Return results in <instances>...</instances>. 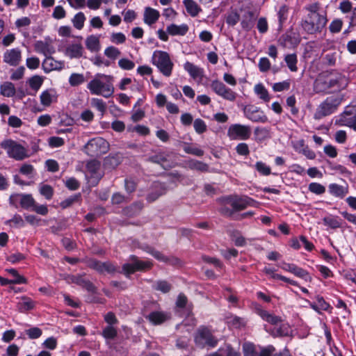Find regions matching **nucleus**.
<instances>
[{"label": "nucleus", "mask_w": 356, "mask_h": 356, "mask_svg": "<svg viewBox=\"0 0 356 356\" xmlns=\"http://www.w3.org/2000/svg\"><path fill=\"white\" fill-rule=\"evenodd\" d=\"M330 75L331 76H325L321 74L316 79L314 83V90L316 93H328L332 88L340 90L348 85V79L343 74L330 72Z\"/></svg>", "instance_id": "obj_1"}, {"label": "nucleus", "mask_w": 356, "mask_h": 356, "mask_svg": "<svg viewBox=\"0 0 356 356\" xmlns=\"http://www.w3.org/2000/svg\"><path fill=\"white\" fill-rule=\"evenodd\" d=\"M97 76L104 78L107 79V81L104 83L97 78L92 79L88 83L87 86L90 92L93 95H102L106 98L111 97L114 92V88L111 82L112 76L103 74H97Z\"/></svg>", "instance_id": "obj_2"}, {"label": "nucleus", "mask_w": 356, "mask_h": 356, "mask_svg": "<svg viewBox=\"0 0 356 356\" xmlns=\"http://www.w3.org/2000/svg\"><path fill=\"white\" fill-rule=\"evenodd\" d=\"M194 341L198 348L210 349L216 347L219 340L211 328L201 325L195 332Z\"/></svg>", "instance_id": "obj_3"}, {"label": "nucleus", "mask_w": 356, "mask_h": 356, "mask_svg": "<svg viewBox=\"0 0 356 356\" xmlns=\"http://www.w3.org/2000/svg\"><path fill=\"white\" fill-rule=\"evenodd\" d=\"M326 23L327 19L324 15L314 14L313 15H307L302 20L301 26L307 33L314 34L321 32Z\"/></svg>", "instance_id": "obj_4"}, {"label": "nucleus", "mask_w": 356, "mask_h": 356, "mask_svg": "<svg viewBox=\"0 0 356 356\" xmlns=\"http://www.w3.org/2000/svg\"><path fill=\"white\" fill-rule=\"evenodd\" d=\"M109 149L108 143L101 137L90 139L83 147V151L91 157H98L106 154Z\"/></svg>", "instance_id": "obj_5"}, {"label": "nucleus", "mask_w": 356, "mask_h": 356, "mask_svg": "<svg viewBox=\"0 0 356 356\" xmlns=\"http://www.w3.org/2000/svg\"><path fill=\"white\" fill-rule=\"evenodd\" d=\"M152 63L158 67L164 76H170L171 75L173 63L167 52L155 51L152 56Z\"/></svg>", "instance_id": "obj_6"}, {"label": "nucleus", "mask_w": 356, "mask_h": 356, "mask_svg": "<svg viewBox=\"0 0 356 356\" xmlns=\"http://www.w3.org/2000/svg\"><path fill=\"white\" fill-rule=\"evenodd\" d=\"M1 147L7 151L9 157L22 161L29 156L26 149L13 140H6L1 143Z\"/></svg>", "instance_id": "obj_7"}, {"label": "nucleus", "mask_w": 356, "mask_h": 356, "mask_svg": "<svg viewBox=\"0 0 356 356\" xmlns=\"http://www.w3.org/2000/svg\"><path fill=\"white\" fill-rule=\"evenodd\" d=\"M341 99L334 96H330L322 102L317 108L314 114L315 119H321L325 116L329 115L334 112L337 107L340 104Z\"/></svg>", "instance_id": "obj_8"}, {"label": "nucleus", "mask_w": 356, "mask_h": 356, "mask_svg": "<svg viewBox=\"0 0 356 356\" xmlns=\"http://www.w3.org/2000/svg\"><path fill=\"white\" fill-rule=\"evenodd\" d=\"M131 263H127L122 266V273L127 277H129L130 275L136 271H142L151 268L152 264L150 261H143L138 259L135 255L130 256Z\"/></svg>", "instance_id": "obj_9"}, {"label": "nucleus", "mask_w": 356, "mask_h": 356, "mask_svg": "<svg viewBox=\"0 0 356 356\" xmlns=\"http://www.w3.org/2000/svg\"><path fill=\"white\" fill-rule=\"evenodd\" d=\"M224 204H229L234 211H239L246 209L248 206L252 205L254 200L247 196L239 197L237 195H229L222 198Z\"/></svg>", "instance_id": "obj_10"}, {"label": "nucleus", "mask_w": 356, "mask_h": 356, "mask_svg": "<svg viewBox=\"0 0 356 356\" xmlns=\"http://www.w3.org/2000/svg\"><path fill=\"white\" fill-rule=\"evenodd\" d=\"M251 136L250 126L241 124H234L229 126L227 130V136L231 140H247Z\"/></svg>", "instance_id": "obj_11"}, {"label": "nucleus", "mask_w": 356, "mask_h": 356, "mask_svg": "<svg viewBox=\"0 0 356 356\" xmlns=\"http://www.w3.org/2000/svg\"><path fill=\"white\" fill-rule=\"evenodd\" d=\"M211 88L218 95L226 100L234 102L236 98V93L220 81H213L211 83Z\"/></svg>", "instance_id": "obj_12"}, {"label": "nucleus", "mask_w": 356, "mask_h": 356, "mask_svg": "<svg viewBox=\"0 0 356 356\" xmlns=\"http://www.w3.org/2000/svg\"><path fill=\"white\" fill-rule=\"evenodd\" d=\"M211 88L218 95L226 100L234 102L236 98V93L220 81H213L211 83Z\"/></svg>", "instance_id": "obj_13"}, {"label": "nucleus", "mask_w": 356, "mask_h": 356, "mask_svg": "<svg viewBox=\"0 0 356 356\" xmlns=\"http://www.w3.org/2000/svg\"><path fill=\"white\" fill-rule=\"evenodd\" d=\"M168 188L165 183L154 181L152 184L149 192L146 196V200L151 203L156 201L159 197L165 195Z\"/></svg>", "instance_id": "obj_14"}, {"label": "nucleus", "mask_w": 356, "mask_h": 356, "mask_svg": "<svg viewBox=\"0 0 356 356\" xmlns=\"http://www.w3.org/2000/svg\"><path fill=\"white\" fill-rule=\"evenodd\" d=\"M142 249L152 254L155 259L160 261H163L172 266L181 265V261L179 259L175 257H168L163 254L161 252L156 250V249L149 245H146L144 247H143Z\"/></svg>", "instance_id": "obj_15"}, {"label": "nucleus", "mask_w": 356, "mask_h": 356, "mask_svg": "<svg viewBox=\"0 0 356 356\" xmlns=\"http://www.w3.org/2000/svg\"><path fill=\"white\" fill-rule=\"evenodd\" d=\"M67 281L86 289L88 292L97 293V288L95 285L90 280H86L81 275H70Z\"/></svg>", "instance_id": "obj_16"}, {"label": "nucleus", "mask_w": 356, "mask_h": 356, "mask_svg": "<svg viewBox=\"0 0 356 356\" xmlns=\"http://www.w3.org/2000/svg\"><path fill=\"white\" fill-rule=\"evenodd\" d=\"M21 51L18 48L6 50L3 54V62L10 66H17L21 61Z\"/></svg>", "instance_id": "obj_17"}, {"label": "nucleus", "mask_w": 356, "mask_h": 356, "mask_svg": "<svg viewBox=\"0 0 356 356\" xmlns=\"http://www.w3.org/2000/svg\"><path fill=\"white\" fill-rule=\"evenodd\" d=\"M144 207L143 202L141 201H136L131 204L125 207L121 211L123 216L132 218L138 216Z\"/></svg>", "instance_id": "obj_18"}, {"label": "nucleus", "mask_w": 356, "mask_h": 356, "mask_svg": "<svg viewBox=\"0 0 356 356\" xmlns=\"http://www.w3.org/2000/svg\"><path fill=\"white\" fill-rule=\"evenodd\" d=\"M257 17V15L255 12L252 10L245 11L241 22L242 28L246 31H250L254 26Z\"/></svg>", "instance_id": "obj_19"}, {"label": "nucleus", "mask_w": 356, "mask_h": 356, "mask_svg": "<svg viewBox=\"0 0 356 356\" xmlns=\"http://www.w3.org/2000/svg\"><path fill=\"white\" fill-rule=\"evenodd\" d=\"M146 318L154 325H161L170 318V314L163 312H152Z\"/></svg>", "instance_id": "obj_20"}, {"label": "nucleus", "mask_w": 356, "mask_h": 356, "mask_svg": "<svg viewBox=\"0 0 356 356\" xmlns=\"http://www.w3.org/2000/svg\"><path fill=\"white\" fill-rule=\"evenodd\" d=\"M245 115L250 120L254 122L265 123L268 121L267 116L264 115L263 111L259 109H245Z\"/></svg>", "instance_id": "obj_21"}, {"label": "nucleus", "mask_w": 356, "mask_h": 356, "mask_svg": "<svg viewBox=\"0 0 356 356\" xmlns=\"http://www.w3.org/2000/svg\"><path fill=\"white\" fill-rule=\"evenodd\" d=\"M86 169L90 173L92 179H95L99 181L102 177V174L99 172L100 162L97 160H91L86 164Z\"/></svg>", "instance_id": "obj_22"}, {"label": "nucleus", "mask_w": 356, "mask_h": 356, "mask_svg": "<svg viewBox=\"0 0 356 356\" xmlns=\"http://www.w3.org/2000/svg\"><path fill=\"white\" fill-rule=\"evenodd\" d=\"M160 17V13L157 10L147 7L144 11V22L149 26H152L157 22Z\"/></svg>", "instance_id": "obj_23"}, {"label": "nucleus", "mask_w": 356, "mask_h": 356, "mask_svg": "<svg viewBox=\"0 0 356 356\" xmlns=\"http://www.w3.org/2000/svg\"><path fill=\"white\" fill-rule=\"evenodd\" d=\"M166 31L171 35H185L188 31V26L185 24L179 26L172 24L167 26Z\"/></svg>", "instance_id": "obj_24"}, {"label": "nucleus", "mask_w": 356, "mask_h": 356, "mask_svg": "<svg viewBox=\"0 0 356 356\" xmlns=\"http://www.w3.org/2000/svg\"><path fill=\"white\" fill-rule=\"evenodd\" d=\"M329 192L334 196L339 198H343L348 193V187H345L337 184H331L329 185Z\"/></svg>", "instance_id": "obj_25"}, {"label": "nucleus", "mask_w": 356, "mask_h": 356, "mask_svg": "<svg viewBox=\"0 0 356 356\" xmlns=\"http://www.w3.org/2000/svg\"><path fill=\"white\" fill-rule=\"evenodd\" d=\"M184 70L187 71L193 79L202 77L203 76V70L192 63L187 61L184 65Z\"/></svg>", "instance_id": "obj_26"}, {"label": "nucleus", "mask_w": 356, "mask_h": 356, "mask_svg": "<svg viewBox=\"0 0 356 356\" xmlns=\"http://www.w3.org/2000/svg\"><path fill=\"white\" fill-rule=\"evenodd\" d=\"M16 93V89L13 83L9 81L3 82L0 86V94L6 97H12Z\"/></svg>", "instance_id": "obj_27"}, {"label": "nucleus", "mask_w": 356, "mask_h": 356, "mask_svg": "<svg viewBox=\"0 0 356 356\" xmlns=\"http://www.w3.org/2000/svg\"><path fill=\"white\" fill-rule=\"evenodd\" d=\"M172 288V284L166 280H156L152 284V289L154 290L161 291L163 293L170 292Z\"/></svg>", "instance_id": "obj_28"}, {"label": "nucleus", "mask_w": 356, "mask_h": 356, "mask_svg": "<svg viewBox=\"0 0 356 356\" xmlns=\"http://www.w3.org/2000/svg\"><path fill=\"white\" fill-rule=\"evenodd\" d=\"M339 54L337 51L328 52L322 58L323 65L327 67L336 65Z\"/></svg>", "instance_id": "obj_29"}, {"label": "nucleus", "mask_w": 356, "mask_h": 356, "mask_svg": "<svg viewBox=\"0 0 356 356\" xmlns=\"http://www.w3.org/2000/svg\"><path fill=\"white\" fill-rule=\"evenodd\" d=\"M63 63L57 62L52 57H47L43 63L44 70L48 71L60 70L63 68Z\"/></svg>", "instance_id": "obj_30"}, {"label": "nucleus", "mask_w": 356, "mask_h": 356, "mask_svg": "<svg viewBox=\"0 0 356 356\" xmlns=\"http://www.w3.org/2000/svg\"><path fill=\"white\" fill-rule=\"evenodd\" d=\"M17 309L21 312L31 310L35 307V302L28 297H23L17 303Z\"/></svg>", "instance_id": "obj_31"}, {"label": "nucleus", "mask_w": 356, "mask_h": 356, "mask_svg": "<svg viewBox=\"0 0 356 356\" xmlns=\"http://www.w3.org/2000/svg\"><path fill=\"white\" fill-rule=\"evenodd\" d=\"M121 163V158L118 154L109 155L104 159V165L106 168L114 169Z\"/></svg>", "instance_id": "obj_32"}, {"label": "nucleus", "mask_w": 356, "mask_h": 356, "mask_svg": "<svg viewBox=\"0 0 356 356\" xmlns=\"http://www.w3.org/2000/svg\"><path fill=\"white\" fill-rule=\"evenodd\" d=\"M67 54L71 58H80L83 54V47L81 44H73L67 47Z\"/></svg>", "instance_id": "obj_33"}, {"label": "nucleus", "mask_w": 356, "mask_h": 356, "mask_svg": "<svg viewBox=\"0 0 356 356\" xmlns=\"http://www.w3.org/2000/svg\"><path fill=\"white\" fill-rule=\"evenodd\" d=\"M290 332L291 329L289 325L287 324H282L279 327L273 328L270 332V334L274 337H288L289 336Z\"/></svg>", "instance_id": "obj_34"}, {"label": "nucleus", "mask_w": 356, "mask_h": 356, "mask_svg": "<svg viewBox=\"0 0 356 356\" xmlns=\"http://www.w3.org/2000/svg\"><path fill=\"white\" fill-rule=\"evenodd\" d=\"M35 201L31 194H22L20 207L26 210H32Z\"/></svg>", "instance_id": "obj_35"}, {"label": "nucleus", "mask_w": 356, "mask_h": 356, "mask_svg": "<svg viewBox=\"0 0 356 356\" xmlns=\"http://www.w3.org/2000/svg\"><path fill=\"white\" fill-rule=\"evenodd\" d=\"M184 4L186 7V11L191 16L195 17L197 15L201 10L197 3L193 0H184Z\"/></svg>", "instance_id": "obj_36"}, {"label": "nucleus", "mask_w": 356, "mask_h": 356, "mask_svg": "<svg viewBox=\"0 0 356 356\" xmlns=\"http://www.w3.org/2000/svg\"><path fill=\"white\" fill-rule=\"evenodd\" d=\"M254 92L265 102H268L270 99L268 90L261 83H258L254 86Z\"/></svg>", "instance_id": "obj_37"}, {"label": "nucleus", "mask_w": 356, "mask_h": 356, "mask_svg": "<svg viewBox=\"0 0 356 356\" xmlns=\"http://www.w3.org/2000/svg\"><path fill=\"white\" fill-rule=\"evenodd\" d=\"M259 315L264 321L273 325H276L282 321L280 317L270 314L266 310H261Z\"/></svg>", "instance_id": "obj_38"}, {"label": "nucleus", "mask_w": 356, "mask_h": 356, "mask_svg": "<svg viewBox=\"0 0 356 356\" xmlns=\"http://www.w3.org/2000/svg\"><path fill=\"white\" fill-rule=\"evenodd\" d=\"M284 60L291 72H296L298 67L296 64L298 63L297 56L295 54H287L285 56Z\"/></svg>", "instance_id": "obj_39"}, {"label": "nucleus", "mask_w": 356, "mask_h": 356, "mask_svg": "<svg viewBox=\"0 0 356 356\" xmlns=\"http://www.w3.org/2000/svg\"><path fill=\"white\" fill-rule=\"evenodd\" d=\"M55 99V95L49 90H45L40 95V102L43 106H49Z\"/></svg>", "instance_id": "obj_40"}, {"label": "nucleus", "mask_w": 356, "mask_h": 356, "mask_svg": "<svg viewBox=\"0 0 356 356\" xmlns=\"http://www.w3.org/2000/svg\"><path fill=\"white\" fill-rule=\"evenodd\" d=\"M188 166L192 170L200 172H207L209 170V165L200 161L192 160L189 162Z\"/></svg>", "instance_id": "obj_41"}, {"label": "nucleus", "mask_w": 356, "mask_h": 356, "mask_svg": "<svg viewBox=\"0 0 356 356\" xmlns=\"http://www.w3.org/2000/svg\"><path fill=\"white\" fill-rule=\"evenodd\" d=\"M86 21V17L83 13L79 12L76 14L74 18L72 19V22L74 26L79 30H81L84 25Z\"/></svg>", "instance_id": "obj_42"}, {"label": "nucleus", "mask_w": 356, "mask_h": 356, "mask_svg": "<svg viewBox=\"0 0 356 356\" xmlns=\"http://www.w3.org/2000/svg\"><path fill=\"white\" fill-rule=\"evenodd\" d=\"M85 82L83 74L79 73H72L69 78V83L71 86H77Z\"/></svg>", "instance_id": "obj_43"}, {"label": "nucleus", "mask_w": 356, "mask_h": 356, "mask_svg": "<svg viewBox=\"0 0 356 356\" xmlns=\"http://www.w3.org/2000/svg\"><path fill=\"white\" fill-rule=\"evenodd\" d=\"M324 225L332 229H337L341 227V222L338 217H325L323 218Z\"/></svg>", "instance_id": "obj_44"}, {"label": "nucleus", "mask_w": 356, "mask_h": 356, "mask_svg": "<svg viewBox=\"0 0 356 356\" xmlns=\"http://www.w3.org/2000/svg\"><path fill=\"white\" fill-rule=\"evenodd\" d=\"M6 271L14 277V279L11 280L13 284H20L26 282V279L20 275L15 268L6 269Z\"/></svg>", "instance_id": "obj_45"}, {"label": "nucleus", "mask_w": 356, "mask_h": 356, "mask_svg": "<svg viewBox=\"0 0 356 356\" xmlns=\"http://www.w3.org/2000/svg\"><path fill=\"white\" fill-rule=\"evenodd\" d=\"M244 356H257L258 350L255 346L251 343H244L243 345Z\"/></svg>", "instance_id": "obj_46"}, {"label": "nucleus", "mask_w": 356, "mask_h": 356, "mask_svg": "<svg viewBox=\"0 0 356 356\" xmlns=\"http://www.w3.org/2000/svg\"><path fill=\"white\" fill-rule=\"evenodd\" d=\"M5 223L10 226L13 224L15 227H23L25 225L23 218L19 214H15L13 218L6 220Z\"/></svg>", "instance_id": "obj_47"}, {"label": "nucleus", "mask_w": 356, "mask_h": 356, "mask_svg": "<svg viewBox=\"0 0 356 356\" xmlns=\"http://www.w3.org/2000/svg\"><path fill=\"white\" fill-rule=\"evenodd\" d=\"M117 330L113 325L105 327L102 331V336L106 339H113L117 337Z\"/></svg>", "instance_id": "obj_48"}, {"label": "nucleus", "mask_w": 356, "mask_h": 356, "mask_svg": "<svg viewBox=\"0 0 356 356\" xmlns=\"http://www.w3.org/2000/svg\"><path fill=\"white\" fill-rule=\"evenodd\" d=\"M99 39L94 35H90L86 40V47L90 51H96L99 47Z\"/></svg>", "instance_id": "obj_49"}, {"label": "nucleus", "mask_w": 356, "mask_h": 356, "mask_svg": "<svg viewBox=\"0 0 356 356\" xmlns=\"http://www.w3.org/2000/svg\"><path fill=\"white\" fill-rule=\"evenodd\" d=\"M40 193L45 197L47 200H50L52 198L54 195V189L53 188L48 184H42L40 186L39 189Z\"/></svg>", "instance_id": "obj_50"}, {"label": "nucleus", "mask_w": 356, "mask_h": 356, "mask_svg": "<svg viewBox=\"0 0 356 356\" xmlns=\"http://www.w3.org/2000/svg\"><path fill=\"white\" fill-rule=\"evenodd\" d=\"M293 274H294L296 276L304 279L305 281H312V277L309 276L308 272L305 270V269L298 267L296 265L295 268L293 269Z\"/></svg>", "instance_id": "obj_51"}, {"label": "nucleus", "mask_w": 356, "mask_h": 356, "mask_svg": "<svg viewBox=\"0 0 356 356\" xmlns=\"http://www.w3.org/2000/svg\"><path fill=\"white\" fill-rule=\"evenodd\" d=\"M42 79L41 78V76L38 75H35L31 77L28 81L30 87L35 91H38L39 90V88L42 84Z\"/></svg>", "instance_id": "obj_52"}, {"label": "nucleus", "mask_w": 356, "mask_h": 356, "mask_svg": "<svg viewBox=\"0 0 356 356\" xmlns=\"http://www.w3.org/2000/svg\"><path fill=\"white\" fill-rule=\"evenodd\" d=\"M147 160L154 163L162 165L163 163L167 161V158L163 152H159L154 155L149 156Z\"/></svg>", "instance_id": "obj_53"}, {"label": "nucleus", "mask_w": 356, "mask_h": 356, "mask_svg": "<svg viewBox=\"0 0 356 356\" xmlns=\"http://www.w3.org/2000/svg\"><path fill=\"white\" fill-rule=\"evenodd\" d=\"M91 105L92 107L97 108L103 115L106 110V103L101 99L92 98L91 99Z\"/></svg>", "instance_id": "obj_54"}, {"label": "nucleus", "mask_w": 356, "mask_h": 356, "mask_svg": "<svg viewBox=\"0 0 356 356\" xmlns=\"http://www.w3.org/2000/svg\"><path fill=\"white\" fill-rule=\"evenodd\" d=\"M128 202H129L128 197L119 192L114 193L111 197V203L113 204H120Z\"/></svg>", "instance_id": "obj_55"}, {"label": "nucleus", "mask_w": 356, "mask_h": 356, "mask_svg": "<svg viewBox=\"0 0 356 356\" xmlns=\"http://www.w3.org/2000/svg\"><path fill=\"white\" fill-rule=\"evenodd\" d=\"M87 265L89 268L97 270L98 273H103L104 262L95 259H91L88 261Z\"/></svg>", "instance_id": "obj_56"}, {"label": "nucleus", "mask_w": 356, "mask_h": 356, "mask_svg": "<svg viewBox=\"0 0 356 356\" xmlns=\"http://www.w3.org/2000/svg\"><path fill=\"white\" fill-rule=\"evenodd\" d=\"M184 150L186 153L195 155L197 156H202L204 155V151L195 146L186 145L184 147Z\"/></svg>", "instance_id": "obj_57"}, {"label": "nucleus", "mask_w": 356, "mask_h": 356, "mask_svg": "<svg viewBox=\"0 0 356 356\" xmlns=\"http://www.w3.org/2000/svg\"><path fill=\"white\" fill-rule=\"evenodd\" d=\"M309 190L316 195H321L325 193V188L319 183L312 182L309 185Z\"/></svg>", "instance_id": "obj_58"}, {"label": "nucleus", "mask_w": 356, "mask_h": 356, "mask_svg": "<svg viewBox=\"0 0 356 356\" xmlns=\"http://www.w3.org/2000/svg\"><path fill=\"white\" fill-rule=\"evenodd\" d=\"M257 356H272L273 353L275 351V348L272 345H268L266 347H259Z\"/></svg>", "instance_id": "obj_59"}, {"label": "nucleus", "mask_w": 356, "mask_h": 356, "mask_svg": "<svg viewBox=\"0 0 356 356\" xmlns=\"http://www.w3.org/2000/svg\"><path fill=\"white\" fill-rule=\"evenodd\" d=\"M104 54L107 57L114 60L120 55V51L118 48L110 46L105 49Z\"/></svg>", "instance_id": "obj_60"}, {"label": "nucleus", "mask_w": 356, "mask_h": 356, "mask_svg": "<svg viewBox=\"0 0 356 356\" xmlns=\"http://www.w3.org/2000/svg\"><path fill=\"white\" fill-rule=\"evenodd\" d=\"M257 170L262 175H269L270 174V168L261 161H257L255 164Z\"/></svg>", "instance_id": "obj_61"}, {"label": "nucleus", "mask_w": 356, "mask_h": 356, "mask_svg": "<svg viewBox=\"0 0 356 356\" xmlns=\"http://www.w3.org/2000/svg\"><path fill=\"white\" fill-rule=\"evenodd\" d=\"M193 127L195 131L198 134H202L207 130V125L205 122L200 118L195 120Z\"/></svg>", "instance_id": "obj_62"}, {"label": "nucleus", "mask_w": 356, "mask_h": 356, "mask_svg": "<svg viewBox=\"0 0 356 356\" xmlns=\"http://www.w3.org/2000/svg\"><path fill=\"white\" fill-rule=\"evenodd\" d=\"M240 19V15L236 12H231L226 18V22L228 25L234 26Z\"/></svg>", "instance_id": "obj_63"}, {"label": "nucleus", "mask_w": 356, "mask_h": 356, "mask_svg": "<svg viewBox=\"0 0 356 356\" xmlns=\"http://www.w3.org/2000/svg\"><path fill=\"white\" fill-rule=\"evenodd\" d=\"M290 88V81H284L282 82H278L274 83L273 86V89L275 92H281L283 90H287Z\"/></svg>", "instance_id": "obj_64"}]
</instances>
